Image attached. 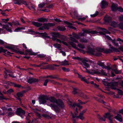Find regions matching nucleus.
Masks as SVG:
<instances>
[{
	"mask_svg": "<svg viewBox=\"0 0 123 123\" xmlns=\"http://www.w3.org/2000/svg\"><path fill=\"white\" fill-rule=\"evenodd\" d=\"M118 7L117 4L113 3L112 5L111 9L112 11L115 12L117 10Z\"/></svg>",
	"mask_w": 123,
	"mask_h": 123,
	"instance_id": "9b49d317",
	"label": "nucleus"
},
{
	"mask_svg": "<svg viewBox=\"0 0 123 123\" xmlns=\"http://www.w3.org/2000/svg\"><path fill=\"white\" fill-rule=\"evenodd\" d=\"M6 51H7V50L4 49L2 48H0V53L2 52H3L5 53Z\"/></svg>",
	"mask_w": 123,
	"mask_h": 123,
	"instance_id": "4d7b16f0",
	"label": "nucleus"
},
{
	"mask_svg": "<svg viewBox=\"0 0 123 123\" xmlns=\"http://www.w3.org/2000/svg\"><path fill=\"white\" fill-rule=\"evenodd\" d=\"M118 27L121 29L123 30V23H120L118 25Z\"/></svg>",
	"mask_w": 123,
	"mask_h": 123,
	"instance_id": "3c124183",
	"label": "nucleus"
},
{
	"mask_svg": "<svg viewBox=\"0 0 123 123\" xmlns=\"http://www.w3.org/2000/svg\"><path fill=\"white\" fill-rule=\"evenodd\" d=\"M111 42L114 45L116 46L117 47L119 46V45L118 43L116 42L115 40L114 39L112 40Z\"/></svg>",
	"mask_w": 123,
	"mask_h": 123,
	"instance_id": "37998d69",
	"label": "nucleus"
},
{
	"mask_svg": "<svg viewBox=\"0 0 123 123\" xmlns=\"http://www.w3.org/2000/svg\"><path fill=\"white\" fill-rule=\"evenodd\" d=\"M5 48H7L9 49H11L13 51H15V50L14 49V47L13 46H4Z\"/></svg>",
	"mask_w": 123,
	"mask_h": 123,
	"instance_id": "2f4dec72",
	"label": "nucleus"
},
{
	"mask_svg": "<svg viewBox=\"0 0 123 123\" xmlns=\"http://www.w3.org/2000/svg\"><path fill=\"white\" fill-rule=\"evenodd\" d=\"M118 83L117 82H112L110 84L111 88L113 89H116V86H117Z\"/></svg>",
	"mask_w": 123,
	"mask_h": 123,
	"instance_id": "dca6fc26",
	"label": "nucleus"
},
{
	"mask_svg": "<svg viewBox=\"0 0 123 123\" xmlns=\"http://www.w3.org/2000/svg\"><path fill=\"white\" fill-rule=\"evenodd\" d=\"M88 50L87 52L92 54H93L95 52V49H94L92 48L90 46L87 47Z\"/></svg>",
	"mask_w": 123,
	"mask_h": 123,
	"instance_id": "f3484780",
	"label": "nucleus"
},
{
	"mask_svg": "<svg viewBox=\"0 0 123 123\" xmlns=\"http://www.w3.org/2000/svg\"><path fill=\"white\" fill-rule=\"evenodd\" d=\"M39 81V80L38 79L34 78H30L28 79L27 80L28 83L30 84L33 83H35L38 82Z\"/></svg>",
	"mask_w": 123,
	"mask_h": 123,
	"instance_id": "9d476101",
	"label": "nucleus"
},
{
	"mask_svg": "<svg viewBox=\"0 0 123 123\" xmlns=\"http://www.w3.org/2000/svg\"><path fill=\"white\" fill-rule=\"evenodd\" d=\"M83 113H80L78 116H77V118H80L81 120H83L84 119V117L83 116Z\"/></svg>",
	"mask_w": 123,
	"mask_h": 123,
	"instance_id": "7c9ffc66",
	"label": "nucleus"
},
{
	"mask_svg": "<svg viewBox=\"0 0 123 123\" xmlns=\"http://www.w3.org/2000/svg\"><path fill=\"white\" fill-rule=\"evenodd\" d=\"M16 114L21 117H22L23 115H24L25 113V111L23 110L21 108H17V110L15 112Z\"/></svg>",
	"mask_w": 123,
	"mask_h": 123,
	"instance_id": "423d86ee",
	"label": "nucleus"
},
{
	"mask_svg": "<svg viewBox=\"0 0 123 123\" xmlns=\"http://www.w3.org/2000/svg\"><path fill=\"white\" fill-rule=\"evenodd\" d=\"M57 105L61 108H63L65 107L64 105L63 101L60 99L57 100L56 103Z\"/></svg>",
	"mask_w": 123,
	"mask_h": 123,
	"instance_id": "6e6552de",
	"label": "nucleus"
},
{
	"mask_svg": "<svg viewBox=\"0 0 123 123\" xmlns=\"http://www.w3.org/2000/svg\"><path fill=\"white\" fill-rule=\"evenodd\" d=\"M77 46L79 47L82 49H85V46L82 43H78Z\"/></svg>",
	"mask_w": 123,
	"mask_h": 123,
	"instance_id": "ea45409f",
	"label": "nucleus"
},
{
	"mask_svg": "<svg viewBox=\"0 0 123 123\" xmlns=\"http://www.w3.org/2000/svg\"><path fill=\"white\" fill-rule=\"evenodd\" d=\"M81 80L87 83H88L87 80L85 78V77H83Z\"/></svg>",
	"mask_w": 123,
	"mask_h": 123,
	"instance_id": "0e129e2a",
	"label": "nucleus"
},
{
	"mask_svg": "<svg viewBox=\"0 0 123 123\" xmlns=\"http://www.w3.org/2000/svg\"><path fill=\"white\" fill-rule=\"evenodd\" d=\"M69 44L72 47L74 48L76 46V45L72 42L69 41L68 42Z\"/></svg>",
	"mask_w": 123,
	"mask_h": 123,
	"instance_id": "79ce46f5",
	"label": "nucleus"
},
{
	"mask_svg": "<svg viewBox=\"0 0 123 123\" xmlns=\"http://www.w3.org/2000/svg\"><path fill=\"white\" fill-rule=\"evenodd\" d=\"M45 77L46 78H49L52 79H56L57 80H61V79L60 78H58V75H50L47 76Z\"/></svg>",
	"mask_w": 123,
	"mask_h": 123,
	"instance_id": "6ab92c4d",
	"label": "nucleus"
},
{
	"mask_svg": "<svg viewBox=\"0 0 123 123\" xmlns=\"http://www.w3.org/2000/svg\"><path fill=\"white\" fill-rule=\"evenodd\" d=\"M61 65H62L64 66L68 65H69L68 62L66 60H65L64 61L62 62L61 63Z\"/></svg>",
	"mask_w": 123,
	"mask_h": 123,
	"instance_id": "c85d7f7f",
	"label": "nucleus"
},
{
	"mask_svg": "<svg viewBox=\"0 0 123 123\" xmlns=\"http://www.w3.org/2000/svg\"><path fill=\"white\" fill-rule=\"evenodd\" d=\"M114 118L120 122H123V119L121 115L120 114H118L117 116L114 117Z\"/></svg>",
	"mask_w": 123,
	"mask_h": 123,
	"instance_id": "aec40b11",
	"label": "nucleus"
},
{
	"mask_svg": "<svg viewBox=\"0 0 123 123\" xmlns=\"http://www.w3.org/2000/svg\"><path fill=\"white\" fill-rule=\"evenodd\" d=\"M73 14L74 15V16L73 15H72V17L73 18H74L75 17L77 18H77L79 17V16L78 15L77 13V12L76 11H74L73 13Z\"/></svg>",
	"mask_w": 123,
	"mask_h": 123,
	"instance_id": "a19ab883",
	"label": "nucleus"
},
{
	"mask_svg": "<svg viewBox=\"0 0 123 123\" xmlns=\"http://www.w3.org/2000/svg\"><path fill=\"white\" fill-rule=\"evenodd\" d=\"M117 23L115 21H113L112 22L111 24V26L114 28L116 27H117Z\"/></svg>",
	"mask_w": 123,
	"mask_h": 123,
	"instance_id": "58836bf2",
	"label": "nucleus"
},
{
	"mask_svg": "<svg viewBox=\"0 0 123 123\" xmlns=\"http://www.w3.org/2000/svg\"><path fill=\"white\" fill-rule=\"evenodd\" d=\"M83 68L86 69V71L85 72L89 74L94 75V74H100L99 70L97 69L96 68L93 67V69H92L90 70L87 69L85 67H84Z\"/></svg>",
	"mask_w": 123,
	"mask_h": 123,
	"instance_id": "f03ea898",
	"label": "nucleus"
},
{
	"mask_svg": "<svg viewBox=\"0 0 123 123\" xmlns=\"http://www.w3.org/2000/svg\"><path fill=\"white\" fill-rule=\"evenodd\" d=\"M48 67H49V69L50 70H54L55 69V68L54 67V64L52 65H48Z\"/></svg>",
	"mask_w": 123,
	"mask_h": 123,
	"instance_id": "49530a36",
	"label": "nucleus"
},
{
	"mask_svg": "<svg viewBox=\"0 0 123 123\" xmlns=\"http://www.w3.org/2000/svg\"><path fill=\"white\" fill-rule=\"evenodd\" d=\"M55 25V24L52 23H44L43 24L45 29L47 30H48L49 29V27L53 26Z\"/></svg>",
	"mask_w": 123,
	"mask_h": 123,
	"instance_id": "1a4fd4ad",
	"label": "nucleus"
},
{
	"mask_svg": "<svg viewBox=\"0 0 123 123\" xmlns=\"http://www.w3.org/2000/svg\"><path fill=\"white\" fill-rule=\"evenodd\" d=\"M80 39L79 41L81 43H87L88 42V39H87L84 37H83Z\"/></svg>",
	"mask_w": 123,
	"mask_h": 123,
	"instance_id": "393cba45",
	"label": "nucleus"
},
{
	"mask_svg": "<svg viewBox=\"0 0 123 123\" xmlns=\"http://www.w3.org/2000/svg\"><path fill=\"white\" fill-rule=\"evenodd\" d=\"M13 92L14 91L12 88H10L7 91V93L9 94H11V93Z\"/></svg>",
	"mask_w": 123,
	"mask_h": 123,
	"instance_id": "13d9d810",
	"label": "nucleus"
},
{
	"mask_svg": "<svg viewBox=\"0 0 123 123\" xmlns=\"http://www.w3.org/2000/svg\"><path fill=\"white\" fill-rule=\"evenodd\" d=\"M108 3L105 1L103 0L101 2V8L103 9H104L108 6Z\"/></svg>",
	"mask_w": 123,
	"mask_h": 123,
	"instance_id": "ddd939ff",
	"label": "nucleus"
},
{
	"mask_svg": "<svg viewBox=\"0 0 123 123\" xmlns=\"http://www.w3.org/2000/svg\"><path fill=\"white\" fill-rule=\"evenodd\" d=\"M79 96L85 99L88 98V97L84 93L82 92H80L78 93Z\"/></svg>",
	"mask_w": 123,
	"mask_h": 123,
	"instance_id": "4be33fe9",
	"label": "nucleus"
},
{
	"mask_svg": "<svg viewBox=\"0 0 123 123\" xmlns=\"http://www.w3.org/2000/svg\"><path fill=\"white\" fill-rule=\"evenodd\" d=\"M67 37L64 35H60V34L59 38L61 39L63 41H65Z\"/></svg>",
	"mask_w": 123,
	"mask_h": 123,
	"instance_id": "473e14b6",
	"label": "nucleus"
},
{
	"mask_svg": "<svg viewBox=\"0 0 123 123\" xmlns=\"http://www.w3.org/2000/svg\"><path fill=\"white\" fill-rule=\"evenodd\" d=\"M37 56L41 58H45L46 55L43 54H39L37 55Z\"/></svg>",
	"mask_w": 123,
	"mask_h": 123,
	"instance_id": "de8ad7c7",
	"label": "nucleus"
},
{
	"mask_svg": "<svg viewBox=\"0 0 123 123\" xmlns=\"http://www.w3.org/2000/svg\"><path fill=\"white\" fill-rule=\"evenodd\" d=\"M62 69L63 71L66 72H68L70 71L69 68H67L65 67H62Z\"/></svg>",
	"mask_w": 123,
	"mask_h": 123,
	"instance_id": "5fc2aeb1",
	"label": "nucleus"
},
{
	"mask_svg": "<svg viewBox=\"0 0 123 123\" xmlns=\"http://www.w3.org/2000/svg\"><path fill=\"white\" fill-rule=\"evenodd\" d=\"M57 28L58 30L60 31H62L66 30V28L63 26H58Z\"/></svg>",
	"mask_w": 123,
	"mask_h": 123,
	"instance_id": "f704fd0d",
	"label": "nucleus"
},
{
	"mask_svg": "<svg viewBox=\"0 0 123 123\" xmlns=\"http://www.w3.org/2000/svg\"><path fill=\"white\" fill-rule=\"evenodd\" d=\"M72 35L75 38L78 39H80L79 37V35L78 34H77L74 33H72Z\"/></svg>",
	"mask_w": 123,
	"mask_h": 123,
	"instance_id": "c03bdc74",
	"label": "nucleus"
},
{
	"mask_svg": "<svg viewBox=\"0 0 123 123\" xmlns=\"http://www.w3.org/2000/svg\"><path fill=\"white\" fill-rule=\"evenodd\" d=\"M100 74H101L104 76H106L107 75V74L103 70H101V71L100 72Z\"/></svg>",
	"mask_w": 123,
	"mask_h": 123,
	"instance_id": "8fccbe9b",
	"label": "nucleus"
},
{
	"mask_svg": "<svg viewBox=\"0 0 123 123\" xmlns=\"http://www.w3.org/2000/svg\"><path fill=\"white\" fill-rule=\"evenodd\" d=\"M21 3H22V4H23L25 5H26V7H27L29 9H30V10L31 9V8H29V6H28V5L27 4L26 2L25 1L21 0Z\"/></svg>",
	"mask_w": 123,
	"mask_h": 123,
	"instance_id": "603ef678",
	"label": "nucleus"
},
{
	"mask_svg": "<svg viewBox=\"0 0 123 123\" xmlns=\"http://www.w3.org/2000/svg\"><path fill=\"white\" fill-rule=\"evenodd\" d=\"M78 89H74L73 92V93L74 94H76L78 93Z\"/></svg>",
	"mask_w": 123,
	"mask_h": 123,
	"instance_id": "69168bd1",
	"label": "nucleus"
},
{
	"mask_svg": "<svg viewBox=\"0 0 123 123\" xmlns=\"http://www.w3.org/2000/svg\"><path fill=\"white\" fill-rule=\"evenodd\" d=\"M45 5V4L44 3H40L39 4L38 6L40 8H42Z\"/></svg>",
	"mask_w": 123,
	"mask_h": 123,
	"instance_id": "864d4df0",
	"label": "nucleus"
},
{
	"mask_svg": "<svg viewBox=\"0 0 123 123\" xmlns=\"http://www.w3.org/2000/svg\"><path fill=\"white\" fill-rule=\"evenodd\" d=\"M118 93L119 95H121L123 94V91L119 89H118Z\"/></svg>",
	"mask_w": 123,
	"mask_h": 123,
	"instance_id": "774afa93",
	"label": "nucleus"
},
{
	"mask_svg": "<svg viewBox=\"0 0 123 123\" xmlns=\"http://www.w3.org/2000/svg\"><path fill=\"white\" fill-rule=\"evenodd\" d=\"M13 0L14 3L15 4H18L19 5H20L21 4V0Z\"/></svg>",
	"mask_w": 123,
	"mask_h": 123,
	"instance_id": "4c0bfd02",
	"label": "nucleus"
},
{
	"mask_svg": "<svg viewBox=\"0 0 123 123\" xmlns=\"http://www.w3.org/2000/svg\"><path fill=\"white\" fill-rule=\"evenodd\" d=\"M117 10L120 12H123V8L121 6L118 7Z\"/></svg>",
	"mask_w": 123,
	"mask_h": 123,
	"instance_id": "338daca9",
	"label": "nucleus"
},
{
	"mask_svg": "<svg viewBox=\"0 0 123 123\" xmlns=\"http://www.w3.org/2000/svg\"><path fill=\"white\" fill-rule=\"evenodd\" d=\"M97 117L99 119L100 121H105V115H104V117H101L100 115L98 114H97Z\"/></svg>",
	"mask_w": 123,
	"mask_h": 123,
	"instance_id": "b1692460",
	"label": "nucleus"
},
{
	"mask_svg": "<svg viewBox=\"0 0 123 123\" xmlns=\"http://www.w3.org/2000/svg\"><path fill=\"white\" fill-rule=\"evenodd\" d=\"M97 64L99 66L102 67V68L105 66L104 63L99 61H98L97 63Z\"/></svg>",
	"mask_w": 123,
	"mask_h": 123,
	"instance_id": "09e8293b",
	"label": "nucleus"
},
{
	"mask_svg": "<svg viewBox=\"0 0 123 123\" xmlns=\"http://www.w3.org/2000/svg\"><path fill=\"white\" fill-rule=\"evenodd\" d=\"M37 21L40 22H45L48 21V20L47 19L43 18H41L37 19Z\"/></svg>",
	"mask_w": 123,
	"mask_h": 123,
	"instance_id": "5701e85b",
	"label": "nucleus"
},
{
	"mask_svg": "<svg viewBox=\"0 0 123 123\" xmlns=\"http://www.w3.org/2000/svg\"><path fill=\"white\" fill-rule=\"evenodd\" d=\"M53 110L55 111L56 113L59 112L60 111V108H53Z\"/></svg>",
	"mask_w": 123,
	"mask_h": 123,
	"instance_id": "e2e57ef3",
	"label": "nucleus"
},
{
	"mask_svg": "<svg viewBox=\"0 0 123 123\" xmlns=\"http://www.w3.org/2000/svg\"><path fill=\"white\" fill-rule=\"evenodd\" d=\"M88 62V61L87 60L85 59H84L82 61V62L83 63L84 65L85 66V67H86V68H88L90 67L89 65L87 63Z\"/></svg>",
	"mask_w": 123,
	"mask_h": 123,
	"instance_id": "2eb2a0df",
	"label": "nucleus"
},
{
	"mask_svg": "<svg viewBox=\"0 0 123 123\" xmlns=\"http://www.w3.org/2000/svg\"><path fill=\"white\" fill-rule=\"evenodd\" d=\"M39 33L42 36L45 37H47L48 38H49V36H48L47 35V34L46 32L41 33Z\"/></svg>",
	"mask_w": 123,
	"mask_h": 123,
	"instance_id": "c9c22d12",
	"label": "nucleus"
},
{
	"mask_svg": "<svg viewBox=\"0 0 123 123\" xmlns=\"http://www.w3.org/2000/svg\"><path fill=\"white\" fill-rule=\"evenodd\" d=\"M78 101L79 102V103L77 104L75 102L73 104L71 101L69 100L67 102V103L68 105H70L73 107H75L76 106L79 108H82V107L81 106H80V105L85 104L88 102L87 101H86L84 102H83L80 99H78Z\"/></svg>",
	"mask_w": 123,
	"mask_h": 123,
	"instance_id": "f257e3e1",
	"label": "nucleus"
},
{
	"mask_svg": "<svg viewBox=\"0 0 123 123\" xmlns=\"http://www.w3.org/2000/svg\"><path fill=\"white\" fill-rule=\"evenodd\" d=\"M70 40L72 41V42L77 43H78V41L76 39L74 38L73 37H70Z\"/></svg>",
	"mask_w": 123,
	"mask_h": 123,
	"instance_id": "a18cd8bd",
	"label": "nucleus"
},
{
	"mask_svg": "<svg viewBox=\"0 0 123 123\" xmlns=\"http://www.w3.org/2000/svg\"><path fill=\"white\" fill-rule=\"evenodd\" d=\"M25 51L29 53V54L30 55H36L37 53L32 52L31 49H26Z\"/></svg>",
	"mask_w": 123,
	"mask_h": 123,
	"instance_id": "412c9836",
	"label": "nucleus"
},
{
	"mask_svg": "<svg viewBox=\"0 0 123 123\" xmlns=\"http://www.w3.org/2000/svg\"><path fill=\"white\" fill-rule=\"evenodd\" d=\"M98 12L96 11V12L93 15H91V16L92 17V18L94 17H96V16H97L98 15Z\"/></svg>",
	"mask_w": 123,
	"mask_h": 123,
	"instance_id": "052dcab7",
	"label": "nucleus"
},
{
	"mask_svg": "<svg viewBox=\"0 0 123 123\" xmlns=\"http://www.w3.org/2000/svg\"><path fill=\"white\" fill-rule=\"evenodd\" d=\"M11 83L13 84L14 85V86L15 87H17L18 88H20L21 87V86L20 85L18 84H17L14 83Z\"/></svg>",
	"mask_w": 123,
	"mask_h": 123,
	"instance_id": "bf43d9fd",
	"label": "nucleus"
},
{
	"mask_svg": "<svg viewBox=\"0 0 123 123\" xmlns=\"http://www.w3.org/2000/svg\"><path fill=\"white\" fill-rule=\"evenodd\" d=\"M12 22L13 24V25H20V24L18 21H13Z\"/></svg>",
	"mask_w": 123,
	"mask_h": 123,
	"instance_id": "6e6d98bb",
	"label": "nucleus"
},
{
	"mask_svg": "<svg viewBox=\"0 0 123 123\" xmlns=\"http://www.w3.org/2000/svg\"><path fill=\"white\" fill-rule=\"evenodd\" d=\"M53 45L55 48L58 49L60 48L61 47V45L57 43H55L53 44Z\"/></svg>",
	"mask_w": 123,
	"mask_h": 123,
	"instance_id": "e433bc0d",
	"label": "nucleus"
},
{
	"mask_svg": "<svg viewBox=\"0 0 123 123\" xmlns=\"http://www.w3.org/2000/svg\"><path fill=\"white\" fill-rule=\"evenodd\" d=\"M25 91H24L22 92L17 93L16 94L17 96L18 97H20L23 96V94L25 93Z\"/></svg>",
	"mask_w": 123,
	"mask_h": 123,
	"instance_id": "cd10ccee",
	"label": "nucleus"
},
{
	"mask_svg": "<svg viewBox=\"0 0 123 123\" xmlns=\"http://www.w3.org/2000/svg\"><path fill=\"white\" fill-rule=\"evenodd\" d=\"M47 64V63L46 62H43L40 64L39 65H37L36 64H34L32 65V66H34L35 67H40L42 66H43V65H44Z\"/></svg>",
	"mask_w": 123,
	"mask_h": 123,
	"instance_id": "bb28decb",
	"label": "nucleus"
},
{
	"mask_svg": "<svg viewBox=\"0 0 123 123\" xmlns=\"http://www.w3.org/2000/svg\"><path fill=\"white\" fill-rule=\"evenodd\" d=\"M28 6H29V8H30V7H31L32 9H33V10L34 11H36V10L35 9V8L36 7V6L35 5L32 4L31 3H29L28 4Z\"/></svg>",
	"mask_w": 123,
	"mask_h": 123,
	"instance_id": "c756f323",
	"label": "nucleus"
},
{
	"mask_svg": "<svg viewBox=\"0 0 123 123\" xmlns=\"http://www.w3.org/2000/svg\"><path fill=\"white\" fill-rule=\"evenodd\" d=\"M109 46L110 47L108 49L105 50L104 51V53H110L114 52H119V50L113 47L111 44H109Z\"/></svg>",
	"mask_w": 123,
	"mask_h": 123,
	"instance_id": "7ed1b4c3",
	"label": "nucleus"
},
{
	"mask_svg": "<svg viewBox=\"0 0 123 123\" xmlns=\"http://www.w3.org/2000/svg\"><path fill=\"white\" fill-rule=\"evenodd\" d=\"M48 100H49L51 102L53 103V104H51L49 105L50 107L52 108H56L57 107V105L54 103H56L57 100L54 97L51 96L49 97H48Z\"/></svg>",
	"mask_w": 123,
	"mask_h": 123,
	"instance_id": "20e7f679",
	"label": "nucleus"
},
{
	"mask_svg": "<svg viewBox=\"0 0 123 123\" xmlns=\"http://www.w3.org/2000/svg\"><path fill=\"white\" fill-rule=\"evenodd\" d=\"M112 116L109 113H106L105 114V117L106 118H108L110 120H112L111 118V116Z\"/></svg>",
	"mask_w": 123,
	"mask_h": 123,
	"instance_id": "72a5a7b5",
	"label": "nucleus"
},
{
	"mask_svg": "<svg viewBox=\"0 0 123 123\" xmlns=\"http://www.w3.org/2000/svg\"><path fill=\"white\" fill-rule=\"evenodd\" d=\"M83 31L85 33L88 34L91 33L92 34L98 33V32L95 31H92L90 29H83Z\"/></svg>",
	"mask_w": 123,
	"mask_h": 123,
	"instance_id": "0eeeda50",
	"label": "nucleus"
},
{
	"mask_svg": "<svg viewBox=\"0 0 123 123\" xmlns=\"http://www.w3.org/2000/svg\"><path fill=\"white\" fill-rule=\"evenodd\" d=\"M32 23L33 25L37 27L40 26L42 25V24L41 23L35 22H32Z\"/></svg>",
	"mask_w": 123,
	"mask_h": 123,
	"instance_id": "a878e982",
	"label": "nucleus"
},
{
	"mask_svg": "<svg viewBox=\"0 0 123 123\" xmlns=\"http://www.w3.org/2000/svg\"><path fill=\"white\" fill-rule=\"evenodd\" d=\"M48 96L45 95L40 96L39 98V101L40 104H44L46 103L48 100Z\"/></svg>",
	"mask_w": 123,
	"mask_h": 123,
	"instance_id": "39448f33",
	"label": "nucleus"
},
{
	"mask_svg": "<svg viewBox=\"0 0 123 123\" xmlns=\"http://www.w3.org/2000/svg\"><path fill=\"white\" fill-rule=\"evenodd\" d=\"M111 17L108 15L106 16L104 18V20L106 22L110 23L111 21Z\"/></svg>",
	"mask_w": 123,
	"mask_h": 123,
	"instance_id": "4468645a",
	"label": "nucleus"
},
{
	"mask_svg": "<svg viewBox=\"0 0 123 123\" xmlns=\"http://www.w3.org/2000/svg\"><path fill=\"white\" fill-rule=\"evenodd\" d=\"M118 18L120 21L123 22V15H122L119 16Z\"/></svg>",
	"mask_w": 123,
	"mask_h": 123,
	"instance_id": "680f3d73",
	"label": "nucleus"
},
{
	"mask_svg": "<svg viewBox=\"0 0 123 123\" xmlns=\"http://www.w3.org/2000/svg\"><path fill=\"white\" fill-rule=\"evenodd\" d=\"M60 34L59 33L53 32L52 33V39L53 41L54 40H55L57 39V37L59 38Z\"/></svg>",
	"mask_w": 123,
	"mask_h": 123,
	"instance_id": "f8f14e48",
	"label": "nucleus"
},
{
	"mask_svg": "<svg viewBox=\"0 0 123 123\" xmlns=\"http://www.w3.org/2000/svg\"><path fill=\"white\" fill-rule=\"evenodd\" d=\"M32 111L35 113V115L36 116L38 117L39 118H40L41 117L40 114L38 113V111H40L39 110H38L37 108H35L34 109H32Z\"/></svg>",
	"mask_w": 123,
	"mask_h": 123,
	"instance_id": "a211bd4d",
	"label": "nucleus"
}]
</instances>
